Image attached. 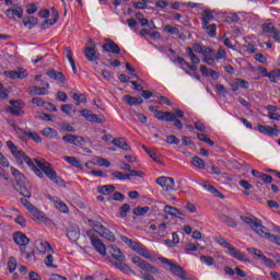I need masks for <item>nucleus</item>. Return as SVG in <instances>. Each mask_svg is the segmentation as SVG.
<instances>
[{
  "mask_svg": "<svg viewBox=\"0 0 280 280\" xmlns=\"http://www.w3.org/2000/svg\"><path fill=\"white\" fill-rule=\"evenodd\" d=\"M7 148L10 150L14 159H16L18 163H26L34 174L38 176V178H45L46 175L47 178L52 180V183H56V185H60V183H62V178L58 177V174L56 171H54V168H51V164L49 162L35 159L36 164H34L32 159L25 155L23 151L19 150V147H16V144H14V142L11 140L7 141ZM43 173H45V175Z\"/></svg>",
  "mask_w": 280,
  "mask_h": 280,
  "instance_id": "obj_1",
  "label": "nucleus"
},
{
  "mask_svg": "<svg viewBox=\"0 0 280 280\" xmlns=\"http://www.w3.org/2000/svg\"><path fill=\"white\" fill-rule=\"evenodd\" d=\"M241 220L244 222V224H247V226L253 229L255 233H257V235H259L260 237H265V240H269V242H272L273 244H278V246H280V236L267 232L268 229L264 226L261 220L257 219L256 217L246 215H241Z\"/></svg>",
  "mask_w": 280,
  "mask_h": 280,
  "instance_id": "obj_2",
  "label": "nucleus"
},
{
  "mask_svg": "<svg viewBox=\"0 0 280 280\" xmlns=\"http://www.w3.org/2000/svg\"><path fill=\"white\" fill-rule=\"evenodd\" d=\"M120 240L121 242L127 244V246H130L132 250L138 253V255H140L141 257H144V259H149L150 261H154L156 259V257H154V254H152V252H150L149 248L145 247V245L139 242H135L128 238V236H120Z\"/></svg>",
  "mask_w": 280,
  "mask_h": 280,
  "instance_id": "obj_3",
  "label": "nucleus"
},
{
  "mask_svg": "<svg viewBox=\"0 0 280 280\" xmlns=\"http://www.w3.org/2000/svg\"><path fill=\"white\" fill-rule=\"evenodd\" d=\"M214 242H217V244H219V246H222L223 248L228 249V255H230V257H233L234 259H237L238 261H248V258H246V255L242 252H240V249L235 248V246L231 245V243L226 242L224 240V237L222 236H218L214 238Z\"/></svg>",
  "mask_w": 280,
  "mask_h": 280,
  "instance_id": "obj_4",
  "label": "nucleus"
},
{
  "mask_svg": "<svg viewBox=\"0 0 280 280\" xmlns=\"http://www.w3.org/2000/svg\"><path fill=\"white\" fill-rule=\"evenodd\" d=\"M159 261L164 264L165 266H170V270L174 277H178V279L182 280H191L189 277H187V271L183 269V267L176 265V262L172 261L171 259H167L165 257H159Z\"/></svg>",
  "mask_w": 280,
  "mask_h": 280,
  "instance_id": "obj_5",
  "label": "nucleus"
},
{
  "mask_svg": "<svg viewBox=\"0 0 280 280\" xmlns=\"http://www.w3.org/2000/svg\"><path fill=\"white\" fill-rule=\"evenodd\" d=\"M90 226H92L93 229H96V231H98V235H101V237H104L105 240H107L108 242H116V237H115V233H113V231L108 230V228L104 226L102 223H100V221H95V220H88Z\"/></svg>",
  "mask_w": 280,
  "mask_h": 280,
  "instance_id": "obj_6",
  "label": "nucleus"
},
{
  "mask_svg": "<svg viewBox=\"0 0 280 280\" xmlns=\"http://www.w3.org/2000/svg\"><path fill=\"white\" fill-rule=\"evenodd\" d=\"M86 235L90 238L91 244L93 248L96 250V253H98L103 257H106V245H104L102 240H100V236H97V231L89 230L86 232Z\"/></svg>",
  "mask_w": 280,
  "mask_h": 280,
  "instance_id": "obj_7",
  "label": "nucleus"
},
{
  "mask_svg": "<svg viewBox=\"0 0 280 280\" xmlns=\"http://www.w3.org/2000/svg\"><path fill=\"white\" fill-rule=\"evenodd\" d=\"M132 264L140 268V270H143V272H151V275H159V270L156 267L150 265V262L141 259L139 256H135L131 258Z\"/></svg>",
  "mask_w": 280,
  "mask_h": 280,
  "instance_id": "obj_8",
  "label": "nucleus"
},
{
  "mask_svg": "<svg viewBox=\"0 0 280 280\" xmlns=\"http://www.w3.org/2000/svg\"><path fill=\"white\" fill-rule=\"evenodd\" d=\"M11 107H8V113H11V115H14L15 117H21V115H24L23 108H25V103L22 101H10Z\"/></svg>",
  "mask_w": 280,
  "mask_h": 280,
  "instance_id": "obj_9",
  "label": "nucleus"
},
{
  "mask_svg": "<svg viewBox=\"0 0 280 280\" xmlns=\"http://www.w3.org/2000/svg\"><path fill=\"white\" fill-rule=\"evenodd\" d=\"M62 141H65V143H70L71 145H77L80 148L86 144V140H84V137L75 136L71 133H67L66 136H63Z\"/></svg>",
  "mask_w": 280,
  "mask_h": 280,
  "instance_id": "obj_10",
  "label": "nucleus"
},
{
  "mask_svg": "<svg viewBox=\"0 0 280 280\" xmlns=\"http://www.w3.org/2000/svg\"><path fill=\"white\" fill-rule=\"evenodd\" d=\"M155 183L162 187L164 191H174V178L161 176L155 179Z\"/></svg>",
  "mask_w": 280,
  "mask_h": 280,
  "instance_id": "obj_11",
  "label": "nucleus"
},
{
  "mask_svg": "<svg viewBox=\"0 0 280 280\" xmlns=\"http://www.w3.org/2000/svg\"><path fill=\"white\" fill-rule=\"evenodd\" d=\"M103 51L106 54L119 55L121 54V48H119V45H117V43L114 40L106 38L105 44H103Z\"/></svg>",
  "mask_w": 280,
  "mask_h": 280,
  "instance_id": "obj_12",
  "label": "nucleus"
},
{
  "mask_svg": "<svg viewBox=\"0 0 280 280\" xmlns=\"http://www.w3.org/2000/svg\"><path fill=\"white\" fill-rule=\"evenodd\" d=\"M4 75H7V78H10L11 80H25V78H27L30 73L23 68H19L18 70L13 71H4Z\"/></svg>",
  "mask_w": 280,
  "mask_h": 280,
  "instance_id": "obj_13",
  "label": "nucleus"
},
{
  "mask_svg": "<svg viewBox=\"0 0 280 280\" xmlns=\"http://www.w3.org/2000/svg\"><path fill=\"white\" fill-rule=\"evenodd\" d=\"M48 200L54 203L55 209H58L60 213H69V207L62 200L58 199V197H52L51 195L47 196Z\"/></svg>",
  "mask_w": 280,
  "mask_h": 280,
  "instance_id": "obj_14",
  "label": "nucleus"
},
{
  "mask_svg": "<svg viewBox=\"0 0 280 280\" xmlns=\"http://www.w3.org/2000/svg\"><path fill=\"white\" fill-rule=\"evenodd\" d=\"M13 242L20 246V248H23L30 244V238L23 232H15L13 233Z\"/></svg>",
  "mask_w": 280,
  "mask_h": 280,
  "instance_id": "obj_15",
  "label": "nucleus"
},
{
  "mask_svg": "<svg viewBox=\"0 0 280 280\" xmlns=\"http://www.w3.org/2000/svg\"><path fill=\"white\" fill-rule=\"evenodd\" d=\"M258 130L261 135H267V137H279V128L277 125H273V127L259 125Z\"/></svg>",
  "mask_w": 280,
  "mask_h": 280,
  "instance_id": "obj_16",
  "label": "nucleus"
},
{
  "mask_svg": "<svg viewBox=\"0 0 280 280\" xmlns=\"http://www.w3.org/2000/svg\"><path fill=\"white\" fill-rule=\"evenodd\" d=\"M109 255H112L113 259L112 264H115V261H126V256L121 253V249H119L117 246L112 245L109 247Z\"/></svg>",
  "mask_w": 280,
  "mask_h": 280,
  "instance_id": "obj_17",
  "label": "nucleus"
},
{
  "mask_svg": "<svg viewBox=\"0 0 280 280\" xmlns=\"http://www.w3.org/2000/svg\"><path fill=\"white\" fill-rule=\"evenodd\" d=\"M46 75H48L50 80H56L57 82H60V84H65V82H67V77H65V73L57 71L56 69L48 70L46 72Z\"/></svg>",
  "mask_w": 280,
  "mask_h": 280,
  "instance_id": "obj_18",
  "label": "nucleus"
},
{
  "mask_svg": "<svg viewBox=\"0 0 280 280\" xmlns=\"http://www.w3.org/2000/svg\"><path fill=\"white\" fill-rule=\"evenodd\" d=\"M84 56L89 62H95V60H100V52L95 50V46L86 47L84 49Z\"/></svg>",
  "mask_w": 280,
  "mask_h": 280,
  "instance_id": "obj_19",
  "label": "nucleus"
},
{
  "mask_svg": "<svg viewBox=\"0 0 280 280\" xmlns=\"http://www.w3.org/2000/svg\"><path fill=\"white\" fill-rule=\"evenodd\" d=\"M214 52L215 51L210 47H205V51L202 54L203 62H206V65H209V67H213V65H215V59L213 57Z\"/></svg>",
  "mask_w": 280,
  "mask_h": 280,
  "instance_id": "obj_20",
  "label": "nucleus"
},
{
  "mask_svg": "<svg viewBox=\"0 0 280 280\" xmlns=\"http://www.w3.org/2000/svg\"><path fill=\"white\" fill-rule=\"evenodd\" d=\"M230 86L234 93L240 91V89H248L250 83L244 79H235L233 82L230 83Z\"/></svg>",
  "mask_w": 280,
  "mask_h": 280,
  "instance_id": "obj_21",
  "label": "nucleus"
},
{
  "mask_svg": "<svg viewBox=\"0 0 280 280\" xmlns=\"http://www.w3.org/2000/svg\"><path fill=\"white\" fill-rule=\"evenodd\" d=\"M67 236L70 242H78L80 240V228L78 225H70L67 230Z\"/></svg>",
  "mask_w": 280,
  "mask_h": 280,
  "instance_id": "obj_22",
  "label": "nucleus"
},
{
  "mask_svg": "<svg viewBox=\"0 0 280 280\" xmlns=\"http://www.w3.org/2000/svg\"><path fill=\"white\" fill-rule=\"evenodd\" d=\"M154 115L160 121H174L176 119V116L171 112L155 110Z\"/></svg>",
  "mask_w": 280,
  "mask_h": 280,
  "instance_id": "obj_23",
  "label": "nucleus"
},
{
  "mask_svg": "<svg viewBox=\"0 0 280 280\" xmlns=\"http://www.w3.org/2000/svg\"><path fill=\"white\" fill-rule=\"evenodd\" d=\"M5 15L11 21H14V19H16V16H18V19H23V8L16 7L15 9H8L5 11Z\"/></svg>",
  "mask_w": 280,
  "mask_h": 280,
  "instance_id": "obj_24",
  "label": "nucleus"
},
{
  "mask_svg": "<svg viewBox=\"0 0 280 280\" xmlns=\"http://www.w3.org/2000/svg\"><path fill=\"white\" fill-rule=\"evenodd\" d=\"M47 91H49V82H45V86L30 88V93H32V95H47Z\"/></svg>",
  "mask_w": 280,
  "mask_h": 280,
  "instance_id": "obj_25",
  "label": "nucleus"
},
{
  "mask_svg": "<svg viewBox=\"0 0 280 280\" xmlns=\"http://www.w3.org/2000/svg\"><path fill=\"white\" fill-rule=\"evenodd\" d=\"M112 144L116 148H120V150H125L126 152H130V145L126 142V138H116L112 141Z\"/></svg>",
  "mask_w": 280,
  "mask_h": 280,
  "instance_id": "obj_26",
  "label": "nucleus"
},
{
  "mask_svg": "<svg viewBox=\"0 0 280 280\" xmlns=\"http://www.w3.org/2000/svg\"><path fill=\"white\" fill-rule=\"evenodd\" d=\"M215 19V16H213V11L206 9L201 12V25H207L209 24L210 21H213Z\"/></svg>",
  "mask_w": 280,
  "mask_h": 280,
  "instance_id": "obj_27",
  "label": "nucleus"
},
{
  "mask_svg": "<svg viewBox=\"0 0 280 280\" xmlns=\"http://www.w3.org/2000/svg\"><path fill=\"white\" fill-rule=\"evenodd\" d=\"M201 28L205 30V32H207L210 38H215L218 36V25L215 24H201Z\"/></svg>",
  "mask_w": 280,
  "mask_h": 280,
  "instance_id": "obj_28",
  "label": "nucleus"
},
{
  "mask_svg": "<svg viewBox=\"0 0 280 280\" xmlns=\"http://www.w3.org/2000/svg\"><path fill=\"white\" fill-rule=\"evenodd\" d=\"M36 248H37L38 253H40L42 255L49 253V250H51V253H54V248H51V245L47 241L37 242Z\"/></svg>",
  "mask_w": 280,
  "mask_h": 280,
  "instance_id": "obj_29",
  "label": "nucleus"
},
{
  "mask_svg": "<svg viewBox=\"0 0 280 280\" xmlns=\"http://www.w3.org/2000/svg\"><path fill=\"white\" fill-rule=\"evenodd\" d=\"M164 213H166L167 215H173L174 218H179L182 220L183 212H180V210H178L177 208H174L172 206H165L164 207Z\"/></svg>",
  "mask_w": 280,
  "mask_h": 280,
  "instance_id": "obj_30",
  "label": "nucleus"
},
{
  "mask_svg": "<svg viewBox=\"0 0 280 280\" xmlns=\"http://www.w3.org/2000/svg\"><path fill=\"white\" fill-rule=\"evenodd\" d=\"M114 265L116 266V268H118V270H120L121 272H124L125 275H132L133 271L130 268V266L126 265L124 262V260L120 261H115Z\"/></svg>",
  "mask_w": 280,
  "mask_h": 280,
  "instance_id": "obj_31",
  "label": "nucleus"
},
{
  "mask_svg": "<svg viewBox=\"0 0 280 280\" xmlns=\"http://www.w3.org/2000/svg\"><path fill=\"white\" fill-rule=\"evenodd\" d=\"M63 161H66V163H69L70 165H72L73 167H77L78 170H84V165H82V162H80L77 158L74 156H65Z\"/></svg>",
  "mask_w": 280,
  "mask_h": 280,
  "instance_id": "obj_32",
  "label": "nucleus"
},
{
  "mask_svg": "<svg viewBox=\"0 0 280 280\" xmlns=\"http://www.w3.org/2000/svg\"><path fill=\"white\" fill-rule=\"evenodd\" d=\"M30 215L32 218V220H35V221H39V220H45V213H43L40 210H38V208L36 207H33L31 210H30Z\"/></svg>",
  "mask_w": 280,
  "mask_h": 280,
  "instance_id": "obj_33",
  "label": "nucleus"
},
{
  "mask_svg": "<svg viewBox=\"0 0 280 280\" xmlns=\"http://www.w3.org/2000/svg\"><path fill=\"white\" fill-rule=\"evenodd\" d=\"M40 135L47 137L48 139H56V137H58V130L51 127H46L40 131Z\"/></svg>",
  "mask_w": 280,
  "mask_h": 280,
  "instance_id": "obj_34",
  "label": "nucleus"
},
{
  "mask_svg": "<svg viewBox=\"0 0 280 280\" xmlns=\"http://www.w3.org/2000/svg\"><path fill=\"white\" fill-rule=\"evenodd\" d=\"M203 188L207 189V191H209L210 194H214L217 198H224V195H222L220 190H218L213 185L209 184L208 182L203 183Z\"/></svg>",
  "mask_w": 280,
  "mask_h": 280,
  "instance_id": "obj_35",
  "label": "nucleus"
},
{
  "mask_svg": "<svg viewBox=\"0 0 280 280\" xmlns=\"http://www.w3.org/2000/svg\"><path fill=\"white\" fill-rule=\"evenodd\" d=\"M124 102L125 104H128V106H137V104H141L143 102V98H137L131 95H125Z\"/></svg>",
  "mask_w": 280,
  "mask_h": 280,
  "instance_id": "obj_36",
  "label": "nucleus"
},
{
  "mask_svg": "<svg viewBox=\"0 0 280 280\" xmlns=\"http://www.w3.org/2000/svg\"><path fill=\"white\" fill-rule=\"evenodd\" d=\"M38 24V19L36 16H27L23 20L24 27H27L28 30H32V27H35Z\"/></svg>",
  "mask_w": 280,
  "mask_h": 280,
  "instance_id": "obj_37",
  "label": "nucleus"
},
{
  "mask_svg": "<svg viewBox=\"0 0 280 280\" xmlns=\"http://www.w3.org/2000/svg\"><path fill=\"white\" fill-rule=\"evenodd\" d=\"M186 54L192 65H200V58H198V55L194 54V49H191V47L186 48Z\"/></svg>",
  "mask_w": 280,
  "mask_h": 280,
  "instance_id": "obj_38",
  "label": "nucleus"
},
{
  "mask_svg": "<svg viewBox=\"0 0 280 280\" xmlns=\"http://www.w3.org/2000/svg\"><path fill=\"white\" fill-rule=\"evenodd\" d=\"M98 194H103V196H109V194H113L115 191V186L114 185H104L100 186L97 188Z\"/></svg>",
  "mask_w": 280,
  "mask_h": 280,
  "instance_id": "obj_39",
  "label": "nucleus"
},
{
  "mask_svg": "<svg viewBox=\"0 0 280 280\" xmlns=\"http://www.w3.org/2000/svg\"><path fill=\"white\" fill-rule=\"evenodd\" d=\"M20 253L21 256L24 257L25 259H32L35 256L34 249L27 248V245L24 247H20Z\"/></svg>",
  "mask_w": 280,
  "mask_h": 280,
  "instance_id": "obj_40",
  "label": "nucleus"
},
{
  "mask_svg": "<svg viewBox=\"0 0 280 280\" xmlns=\"http://www.w3.org/2000/svg\"><path fill=\"white\" fill-rule=\"evenodd\" d=\"M24 136L34 141L35 143H43V138L36 132L30 130L24 131Z\"/></svg>",
  "mask_w": 280,
  "mask_h": 280,
  "instance_id": "obj_41",
  "label": "nucleus"
},
{
  "mask_svg": "<svg viewBox=\"0 0 280 280\" xmlns=\"http://www.w3.org/2000/svg\"><path fill=\"white\" fill-rule=\"evenodd\" d=\"M149 156L152 159V161H154V163H158L159 165H165L163 163V159H161V155L159 154V152H156L155 149L149 151Z\"/></svg>",
  "mask_w": 280,
  "mask_h": 280,
  "instance_id": "obj_42",
  "label": "nucleus"
},
{
  "mask_svg": "<svg viewBox=\"0 0 280 280\" xmlns=\"http://www.w3.org/2000/svg\"><path fill=\"white\" fill-rule=\"evenodd\" d=\"M176 62L180 65V69L183 72H185L187 75H191V72L185 68V66L187 67V65H189V62H187L185 58L178 56L176 58Z\"/></svg>",
  "mask_w": 280,
  "mask_h": 280,
  "instance_id": "obj_43",
  "label": "nucleus"
},
{
  "mask_svg": "<svg viewBox=\"0 0 280 280\" xmlns=\"http://www.w3.org/2000/svg\"><path fill=\"white\" fill-rule=\"evenodd\" d=\"M191 163L194 167H197L198 170H205V167H207V164L205 163V161L198 156L192 158Z\"/></svg>",
  "mask_w": 280,
  "mask_h": 280,
  "instance_id": "obj_44",
  "label": "nucleus"
},
{
  "mask_svg": "<svg viewBox=\"0 0 280 280\" xmlns=\"http://www.w3.org/2000/svg\"><path fill=\"white\" fill-rule=\"evenodd\" d=\"M112 176L116 178L117 180H130V175L124 174L119 171H115L112 173Z\"/></svg>",
  "mask_w": 280,
  "mask_h": 280,
  "instance_id": "obj_45",
  "label": "nucleus"
},
{
  "mask_svg": "<svg viewBox=\"0 0 280 280\" xmlns=\"http://www.w3.org/2000/svg\"><path fill=\"white\" fill-rule=\"evenodd\" d=\"M88 121H91L92 124H104V121H106V118H104V116L100 117L96 114H92L88 118Z\"/></svg>",
  "mask_w": 280,
  "mask_h": 280,
  "instance_id": "obj_46",
  "label": "nucleus"
},
{
  "mask_svg": "<svg viewBox=\"0 0 280 280\" xmlns=\"http://www.w3.org/2000/svg\"><path fill=\"white\" fill-rule=\"evenodd\" d=\"M72 97L77 102V106H80V104H86V95L84 94L74 93Z\"/></svg>",
  "mask_w": 280,
  "mask_h": 280,
  "instance_id": "obj_47",
  "label": "nucleus"
},
{
  "mask_svg": "<svg viewBox=\"0 0 280 280\" xmlns=\"http://www.w3.org/2000/svg\"><path fill=\"white\" fill-rule=\"evenodd\" d=\"M199 259L201 264H205L206 266H213V264H215V259L211 256L201 255Z\"/></svg>",
  "mask_w": 280,
  "mask_h": 280,
  "instance_id": "obj_48",
  "label": "nucleus"
},
{
  "mask_svg": "<svg viewBox=\"0 0 280 280\" xmlns=\"http://www.w3.org/2000/svg\"><path fill=\"white\" fill-rule=\"evenodd\" d=\"M95 165L100 167H110V162L104 158H96L94 159Z\"/></svg>",
  "mask_w": 280,
  "mask_h": 280,
  "instance_id": "obj_49",
  "label": "nucleus"
},
{
  "mask_svg": "<svg viewBox=\"0 0 280 280\" xmlns=\"http://www.w3.org/2000/svg\"><path fill=\"white\" fill-rule=\"evenodd\" d=\"M215 60H226V50L223 47H219L217 55L214 56Z\"/></svg>",
  "mask_w": 280,
  "mask_h": 280,
  "instance_id": "obj_50",
  "label": "nucleus"
},
{
  "mask_svg": "<svg viewBox=\"0 0 280 280\" xmlns=\"http://www.w3.org/2000/svg\"><path fill=\"white\" fill-rule=\"evenodd\" d=\"M58 23V15H55V19H48L42 24V30H47L51 25H56Z\"/></svg>",
  "mask_w": 280,
  "mask_h": 280,
  "instance_id": "obj_51",
  "label": "nucleus"
},
{
  "mask_svg": "<svg viewBox=\"0 0 280 280\" xmlns=\"http://www.w3.org/2000/svg\"><path fill=\"white\" fill-rule=\"evenodd\" d=\"M61 112L65 113V115H71V113H75V107L71 104H65L61 105Z\"/></svg>",
  "mask_w": 280,
  "mask_h": 280,
  "instance_id": "obj_52",
  "label": "nucleus"
},
{
  "mask_svg": "<svg viewBox=\"0 0 280 280\" xmlns=\"http://www.w3.org/2000/svg\"><path fill=\"white\" fill-rule=\"evenodd\" d=\"M148 211H150V207L145 206V207H138L133 209V213L135 215H145V213H148Z\"/></svg>",
  "mask_w": 280,
  "mask_h": 280,
  "instance_id": "obj_53",
  "label": "nucleus"
},
{
  "mask_svg": "<svg viewBox=\"0 0 280 280\" xmlns=\"http://www.w3.org/2000/svg\"><path fill=\"white\" fill-rule=\"evenodd\" d=\"M16 258L14 257H10L8 260V268H9V272H14V270H16Z\"/></svg>",
  "mask_w": 280,
  "mask_h": 280,
  "instance_id": "obj_54",
  "label": "nucleus"
},
{
  "mask_svg": "<svg viewBox=\"0 0 280 280\" xmlns=\"http://www.w3.org/2000/svg\"><path fill=\"white\" fill-rule=\"evenodd\" d=\"M10 170H11L12 176H14V178L18 182L23 180V178H25V176H23V174H21V172L19 170L14 168L13 166H11Z\"/></svg>",
  "mask_w": 280,
  "mask_h": 280,
  "instance_id": "obj_55",
  "label": "nucleus"
},
{
  "mask_svg": "<svg viewBox=\"0 0 280 280\" xmlns=\"http://www.w3.org/2000/svg\"><path fill=\"white\" fill-rule=\"evenodd\" d=\"M277 28L275 27V25H272V23H268V24H262V32L265 34H272Z\"/></svg>",
  "mask_w": 280,
  "mask_h": 280,
  "instance_id": "obj_56",
  "label": "nucleus"
},
{
  "mask_svg": "<svg viewBox=\"0 0 280 280\" xmlns=\"http://www.w3.org/2000/svg\"><path fill=\"white\" fill-rule=\"evenodd\" d=\"M247 253H252L253 255H255V257H258L259 259H262V257L265 256L264 252L254 247H248Z\"/></svg>",
  "mask_w": 280,
  "mask_h": 280,
  "instance_id": "obj_57",
  "label": "nucleus"
},
{
  "mask_svg": "<svg viewBox=\"0 0 280 280\" xmlns=\"http://www.w3.org/2000/svg\"><path fill=\"white\" fill-rule=\"evenodd\" d=\"M166 143L170 145H178V143H180V139L176 138V136H167Z\"/></svg>",
  "mask_w": 280,
  "mask_h": 280,
  "instance_id": "obj_58",
  "label": "nucleus"
},
{
  "mask_svg": "<svg viewBox=\"0 0 280 280\" xmlns=\"http://www.w3.org/2000/svg\"><path fill=\"white\" fill-rule=\"evenodd\" d=\"M19 189H20V194L21 196H23L24 198H32V192L30 191V189H27L26 187H22L21 184H19Z\"/></svg>",
  "mask_w": 280,
  "mask_h": 280,
  "instance_id": "obj_59",
  "label": "nucleus"
},
{
  "mask_svg": "<svg viewBox=\"0 0 280 280\" xmlns=\"http://www.w3.org/2000/svg\"><path fill=\"white\" fill-rule=\"evenodd\" d=\"M119 211H120V217H121V218H126V215H128V212L130 211V205L124 203V205L120 207Z\"/></svg>",
  "mask_w": 280,
  "mask_h": 280,
  "instance_id": "obj_60",
  "label": "nucleus"
},
{
  "mask_svg": "<svg viewBox=\"0 0 280 280\" xmlns=\"http://www.w3.org/2000/svg\"><path fill=\"white\" fill-rule=\"evenodd\" d=\"M45 265L47 268H56V265H54V256L51 254H48L45 258Z\"/></svg>",
  "mask_w": 280,
  "mask_h": 280,
  "instance_id": "obj_61",
  "label": "nucleus"
},
{
  "mask_svg": "<svg viewBox=\"0 0 280 280\" xmlns=\"http://www.w3.org/2000/svg\"><path fill=\"white\" fill-rule=\"evenodd\" d=\"M31 102L35 106H39V108H43V106H45V101L43 98L38 97V96L33 97Z\"/></svg>",
  "mask_w": 280,
  "mask_h": 280,
  "instance_id": "obj_62",
  "label": "nucleus"
},
{
  "mask_svg": "<svg viewBox=\"0 0 280 280\" xmlns=\"http://www.w3.org/2000/svg\"><path fill=\"white\" fill-rule=\"evenodd\" d=\"M164 32H167L168 34H174V35L180 34V31L177 27H173V26H170V25H166L164 27Z\"/></svg>",
  "mask_w": 280,
  "mask_h": 280,
  "instance_id": "obj_63",
  "label": "nucleus"
},
{
  "mask_svg": "<svg viewBox=\"0 0 280 280\" xmlns=\"http://www.w3.org/2000/svg\"><path fill=\"white\" fill-rule=\"evenodd\" d=\"M28 278L30 280H43V278H40V275H38L36 271H30Z\"/></svg>",
  "mask_w": 280,
  "mask_h": 280,
  "instance_id": "obj_64",
  "label": "nucleus"
}]
</instances>
